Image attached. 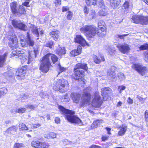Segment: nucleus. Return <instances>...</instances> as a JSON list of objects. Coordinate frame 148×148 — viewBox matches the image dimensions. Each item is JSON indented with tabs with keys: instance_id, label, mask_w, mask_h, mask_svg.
Instances as JSON below:
<instances>
[{
	"instance_id": "obj_1",
	"label": "nucleus",
	"mask_w": 148,
	"mask_h": 148,
	"mask_svg": "<svg viewBox=\"0 0 148 148\" xmlns=\"http://www.w3.org/2000/svg\"><path fill=\"white\" fill-rule=\"evenodd\" d=\"M58 108L61 113L65 115V118L68 121L79 125H82L81 120L78 117L74 115L75 113L74 111L66 109L61 106H59Z\"/></svg>"
},
{
	"instance_id": "obj_2",
	"label": "nucleus",
	"mask_w": 148,
	"mask_h": 148,
	"mask_svg": "<svg viewBox=\"0 0 148 148\" xmlns=\"http://www.w3.org/2000/svg\"><path fill=\"white\" fill-rule=\"evenodd\" d=\"M53 89L59 90L62 93L66 92L69 88L68 82L64 79H58L55 81L53 85Z\"/></svg>"
},
{
	"instance_id": "obj_3",
	"label": "nucleus",
	"mask_w": 148,
	"mask_h": 148,
	"mask_svg": "<svg viewBox=\"0 0 148 148\" xmlns=\"http://www.w3.org/2000/svg\"><path fill=\"white\" fill-rule=\"evenodd\" d=\"M97 27L93 25H86L80 29L81 32L87 37L93 38L97 34Z\"/></svg>"
},
{
	"instance_id": "obj_4",
	"label": "nucleus",
	"mask_w": 148,
	"mask_h": 148,
	"mask_svg": "<svg viewBox=\"0 0 148 148\" xmlns=\"http://www.w3.org/2000/svg\"><path fill=\"white\" fill-rule=\"evenodd\" d=\"M10 6L12 13L16 16H19L25 12V8L23 6L18 5L15 2L11 3Z\"/></svg>"
},
{
	"instance_id": "obj_5",
	"label": "nucleus",
	"mask_w": 148,
	"mask_h": 148,
	"mask_svg": "<svg viewBox=\"0 0 148 148\" xmlns=\"http://www.w3.org/2000/svg\"><path fill=\"white\" fill-rule=\"evenodd\" d=\"M47 56H45L43 57L40 65V70L45 73H46L49 71L51 66V63L47 57Z\"/></svg>"
},
{
	"instance_id": "obj_6",
	"label": "nucleus",
	"mask_w": 148,
	"mask_h": 148,
	"mask_svg": "<svg viewBox=\"0 0 148 148\" xmlns=\"http://www.w3.org/2000/svg\"><path fill=\"white\" fill-rule=\"evenodd\" d=\"M8 39L9 41V45L12 49L16 48L18 47L17 39L14 33L9 32L8 33Z\"/></svg>"
},
{
	"instance_id": "obj_7",
	"label": "nucleus",
	"mask_w": 148,
	"mask_h": 148,
	"mask_svg": "<svg viewBox=\"0 0 148 148\" xmlns=\"http://www.w3.org/2000/svg\"><path fill=\"white\" fill-rule=\"evenodd\" d=\"M89 88L86 89L84 91V92L83 95L82 100L80 103L81 107L86 106L87 105L89 104L90 103V94L86 92L87 90H89Z\"/></svg>"
},
{
	"instance_id": "obj_8",
	"label": "nucleus",
	"mask_w": 148,
	"mask_h": 148,
	"mask_svg": "<svg viewBox=\"0 0 148 148\" xmlns=\"http://www.w3.org/2000/svg\"><path fill=\"white\" fill-rule=\"evenodd\" d=\"M132 21L136 23H140L143 25H146L147 23L148 19L146 17L138 15H135L132 16Z\"/></svg>"
},
{
	"instance_id": "obj_9",
	"label": "nucleus",
	"mask_w": 148,
	"mask_h": 148,
	"mask_svg": "<svg viewBox=\"0 0 148 148\" xmlns=\"http://www.w3.org/2000/svg\"><path fill=\"white\" fill-rule=\"evenodd\" d=\"M27 39L26 42L24 40V38L23 36H22L20 37L21 44L23 47H25L29 45V46H32L34 44V42L30 38L29 33H27Z\"/></svg>"
},
{
	"instance_id": "obj_10",
	"label": "nucleus",
	"mask_w": 148,
	"mask_h": 148,
	"mask_svg": "<svg viewBox=\"0 0 148 148\" xmlns=\"http://www.w3.org/2000/svg\"><path fill=\"white\" fill-rule=\"evenodd\" d=\"M75 71L74 78L75 80L83 81L84 75V72L81 69H77V68H74Z\"/></svg>"
},
{
	"instance_id": "obj_11",
	"label": "nucleus",
	"mask_w": 148,
	"mask_h": 148,
	"mask_svg": "<svg viewBox=\"0 0 148 148\" xmlns=\"http://www.w3.org/2000/svg\"><path fill=\"white\" fill-rule=\"evenodd\" d=\"M102 102L98 93L96 92L92 101V106L95 107H99Z\"/></svg>"
},
{
	"instance_id": "obj_12",
	"label": "nucleus",
	"mask_w": 148,
	"mask_h": 148,
	"mask_svg": "<svg viewBox=\"0 0 148 148\" xmlns=\"http://www.w3.org/2000/svg\"><path fill=\"white\" fill-rule=\"evenodd\" d=\"M132 68L142 75H143L147 72V68L138 64H133Z\"/></svg>"
},
{
	"instance_id": "obj_13",
	"label": "nucleus",
	"mask_w": 148,
	"mask_h": 148,
	"mask_svg": "<svg viewBox=\"0 0 148 148\" xmlns=\"http://www.w3.org/2000/svg\"><path fill=\"white\" fill-rule=\"evenodd\" d=\"M32 57L29 54V56H25L23 52L22 56H19L18 58L22 64H29L30 62L32 60Z\"/></svg>"
},
{
	"instance_id": "obj_14",
	"label": "nucleus",
	"mask_w": 148,
	"mask_h": 148,
	"mask_svg": "<svg viewBox=\"0 0 148 148\" xmlns=\"http://www.w3.org/2000/svg\"><path fill=\"white\" fill-rule=\"evenodd\" d=\"M26 69V67L25 66H22L18 68L16 72V75L18 79H22L24 78Z\"/></svg>"
},
{
	"instance_id": "obj_15",
	"label": "nucleus",
	"mask_w": 148,
	"mask_h": 148,
	"mask_svg": "<svg viewBox=\"0 0 148 148\" xmlns=\"http://www.w3.org/2000/svg\"><path fill=\"white\" fill-rule=\"evenodd\" d=\"M74 39L75 42L79 43L83 47L86 46H89V44L80 35H77Z\"/></svg>"
},
{
	"instance_id": "obj_16",
	"label": "nucleus",
	"mask_w": 148,
	"mask_h": 148,
	"mask_svg": "<svg viewBox=\"0 0 148 148\" xmlns=\"http://www.w3.org/2000/svg\"><path fill=\"white\" fill-rule=\"evenodd\" d=\"M12 22L13 25L15 27L24 30H26L27 26L19 21L14 20L12 21Z\"/></svg>"
},
{
	"instance_id": "obj_17",
	"label": "nucleus",
	"mask_w": 148,
	"mask_h": 148,
	"mask_svg": "<svg viewBox=\"0 0 148 148\" xmlns=\"http://www.w3.org/2000/svg\"><path fill=\"white\" fill-rule=\"evenodd\" d=\"M117 47L120 51L124 54L128 52L130 49L129 45L126 44H119L117 45Z\"/></svg>"
},
{
	"instance_id": "obj_18",
	"label": "nucleus",
	"mask_w": 148,
	"mask_h": 148,
	"mask_svg": "<svg viewBox=\"0 0 148 148\" xmlns=\"http://www.w3.org/2000/svg\"><path fill=\"white\" fill-rule=\"evenodd\" d=\"M101 95L104 101H106L108 97V94L111 93L112 90L109 88H105L101 89Z\"/></svg>"
},
{
	"instance_id": "obj_19",
	"label": "nucleus",
	"mask_w": 148,
	"mask_h": 148,
	"mask_svg": "<svg viewBox=\"0 0 148 148\" xmlns=\"http://www.w3.org/2000/svg\"><path fill=\"white\" fill-rule=\"evenodd\" d=\"M71 97L73 103H79L81 95L80 94L76 93H72Z\"/></svg>"
},
{
	"instance_id": "obj_20",
	"label": "nucleus",
	"mask_w": 148,
	"mask_h": 148,
	"mask_svg": "<svg viewBox=\"0 0 148 148\" xmlns=\"http://www.w3.org/2000/svg\"><path fill=\"white\" fill-rule=\"evenodd\" d=\"M107 75L108 79L111 80L116 79L115 73L113 69H110L107 72Z\"/></svg>"
},
{
	"instance_id": "obj_21",
	"label": "nucleus",
	"mask_w": 148,
	"mask_h": 148,
	"mask_svg": "<svg viewBox=\"0 0 148 148\" xmlns=\"http://www.w3.org/2000/svg\"><path fill=\"white\" fill-rule=\"evenodd\" d=\"M60 32L57 30L54 29L49 33L50 36L55 40H57L59 38Z\"/></svg>"
},
{
	"instance_id": "obj_22",
	"label": "nucleus",
	"mask_w": 148,
	"mask_h": 148,
	"mask_svg": "<svg viewBox=\"0 0 148 148\" xmlns=\"http://www.w3.org/2000/svg\"><path fill=\"white\" fill-rule=\"evenodd\" d=\"M82 47L81 46H78L77 49H74L71 51L70 52V56L74 57L79 55L81 53Z\"/></svg>"
},
{
	"instance_id": "obj_23",
	"label": "nucleus",
	"mask_w": 148,
	"mask_h": 148,
	"mask_svg": "<svg viewBox=\"0 0 148 148\" xmlns=\"http://www.w3.org/2000/svg\"><path fill=\"white\" fill-rule=\"evenodd\" d=\"M75 68L77 69H82L86 71L88 69L87 64L85 63H78L76 64Z\"/></svg>"
},
{
	"instance_id": "obj_24",
	"label": "nucleus",
	"mask_w": 148,
	"mask_h": 148,
	"mask_svg": "<svg viewBox=\"0 0 148 148\" xmlns=\"http://www.w3.org/2000/svg\"><path fill=\"white\" fill-rule=\"evenodd\" d=\"M127 130V127L123 125L119 132L117 136H122L125 134Z\"/></svg>"
},
{
	"instance_id": "obj_25",
	"label": "nucleus",
	"mask_w": 148,
	"mask_h": 148,
	"mask_svg": "<svg viewBox=\"0 0 148 148\" xmlns=\"http://www.w3.org/2000/svg\"><path fill=\"white\" fill-rule=\"evenodd\" d=\"M23 51L22 50H16V51H13L11 55L12 57L18 56V58L19 56H22V54H23Z\"/></svg>"
},
{
	"instance_id": "obj_26",
	"label": "nucleus",
	"mask_w": 148,
	"mask_h": 148,
	"mask_svg": "<svg viewBox=\"0 0 148 148\" xmlns=\"http://www.w3.org/2000/svg\"><path fill=\"white\" fill-rule=\"evenodd\" d=\"M45 56H47V57L49 60V58H51L53 63H54L57 62L58 60V58L54 54L49 53L47 54Z\"/></svg>"
},
{
	"instance_id": "obj_27",
	"label": "nucleus",
	"mask_w": 148,
	"mask_h": 148,
	"mask_svg": "<svg viewBox=\"0 0 148 148\" xmlns=\"http://www.w3.org/2000/svg\"><path fill=\"white\" fill-rule=\"evenodd\" d=\"M120 2L121 0H110L111 5L114 8L117 7L120 4Z\"/></svg>"
},
{
	"instance_id": "obj_28",
	"label": "nucleus",
	"mask_w": 148,
	"mask_h": 148,
	"mask_svg": "<svg viewBox=\"0 0 148 148\" xmlns=\"http://www.w3.org/2000/svg\"><path fill=\"white\" fill-rule=\"evenodd\" d=\"M33 51H29V54L32 57H36V55L38 53L39 50H38V47H36V48H34Z\"/></svg>"
},
{
	"instance_id": "obj_29",
	"label": "nucleus",
	"mask_w": 148,
	"mask_h": 148,
	"mask_svg": "<svg viewBox=\"0 0 148 148\" xmlns=\"http://www.w3.org/2000/svg\"><path fill=\"white\" fill-rule=\"evenodd\" d=\"M8 53H5L3 55H0V67H2L4 65V63L5 61L6 57L7 56Z\"/></svg>"
},
{
	"instance_id": "obj_30",
	"label": "nucleus",
	"mask_w": 148,
	"mask_h": 148,
	"mask_svg": "<svg viewBox=\"0 0 148 148\" xmlns=\"http://www.w3.org/2000/svg\"><path fill=\"white\" fill-rule=\"evenodd\" d=\"M56 53L60 56L64 55L66 53V50L64 47H60L57 49Z\"/></svg>"
},
{
	"instance_id": "obj_31",
	"label": "nucleus",
	"mask_w": 148,
	"mask_h": 148,
	"mask_svg": "<svg viewBox=\"0 0 148 148\" xmlns=\"http://www.w3.org/2000/svg\"><path fill=\"white\" fill-rule=\"evenodd\" d=\"M103 122L102 120H98L94 121L92 124L91 127L92 128H96L101 123Z\"/></svg>"
},
{
	"instance_id": "obj_32",
	"label": "nucleus",
	"mask_w": 148,
	"mask_h": 148,
	"mask_svg": "<svg viewBox=\"0 0 148 148\" xmlns=\"http://www.w3.org/2000/svg\"><path fill=\"white\" fill-rule=\"evenodd\" d=\"M108 9L106 8L105 7H102L99 11V13L101 16H106L108 14Z\"/></svg>"
},
{
	"instance_id": "obj_33",
	"label": "nucleus",
	"mask_w": 148,
	"mask_h": 148,
	"mask_svg": "<svg viewBox=\"0 0 148 148\" xmlns=\"http://www.w3.org/2000/svg\"><path fill=\"white\" fill-rule=\"evenodd\" d=\"M30 27L32 29V33L34 35H36L37 37H38L39 36V34L36 27L34 25H31Z\"/></svg>"
},
{
	"instance_id": "obj_34",
	"label": "nucleus",
	"mask_w": 148,
	"mask_h": 148,
	"mask_svg": "<svg viewBox=\"0 0 148 148\" xmlns=\"http://www.w3.org/2000/svg\"><path fill=\"white\" fill-rule=\"evenodd\" d=\"M56 134L52 132H50L45 135L44 137L47 138H54L56 137Z\"/></svg>"
},
{
	"instance_id": "obj_35",
	"label": "nucleus",
	"mask_w": 148,
	"mask_h": 148,
	"mask_svg": "<svg viewBox=\"0 0 148 148\" xmlns=\"http://www.w3.org/2000/svg\"><path fill=\"white\" fill-rule=\"evenodd\" d=\"M40 142L38 140L33 141L31 142V145L34 147L39 148Z\"/></svg>"
},
{
	"instance_id": "obj_36",
	"label": "nucleus",
	"mask_w": 148,
	"mask_h": 148,
	"mask_svg": "<svg viewBox=\"0 0 148 148\" xmlns=\"http://www.w3.org/2000/svg\"><path fill=\"white\" fill-rule=\"evenodd\" d=\"M57 67L58 69V74H59L63 72L66 71V68L62 67L59 63L57 65Z\"/></svg>"
},
{
	"instance_id": "obj_37",
	"label": "nucleus",
	"mask_w": 148,
	"mask_h": 148,
	"mask_svg": "<svg viewBox=\"0 0 148 148\" xmlns=\"http://www.w3.org/2000/svg\"><path fill=\"white\" fill-rule=\"evenodd\" d=\"M108 52L110 55H112L114 53L115 50L114 48L110 47H105Z\"/></svg>"
},
{
	"instance_id": "obj_38",
	"label": "nucleus",
	"mask_w": 148,
	"mask_h": 148,
	"mask_svg": "<svg viewBox=\"0 0 148 148\" xmlns=\"http://www.w3.org/2000/svg\"><path fill=\"white\" fill-rule=\"evenodd\" d=\"M87 5L89 6H90L91 5H97L96 1L94 0H85Z\"/></svg>"
},
{
	"instance_id": "obj_39",
	"label": "nucleus",
	"mask_w": 148,
	"mask_h": 148,
	"mask_svg": "<svg viewBox=\"0 0 148 148\" xmlns=\"http://www.w3.org/2000/svg\"><path fill=\"white\" fill-rule=\"evenodd\" d=\"M16 127L15 126H13L8 128L6 130V132L8 133H12L13 132H16Z\"/></svg>"
},
{
	"instance_id": "obj_40",
	"label": "nucleus",
	"mask_w": 148,
	"mask_h": 148,
	"mask_svg": "<svg viewBox=\"0 0 148 148\" xmlns=\"http://www.w3.org/2000/svg\"><path fill=\"white\" fill-rule=\"evenodd\" d=\"M7 92V90L5 88L0 89V98L2 96L5 95Z\"/></svg>"
},
{
	"instance_id": "obj_41",
	"label": "nucleus",
	"mask_w": 148,
	"mask_h": 148,
	"mask_svg": "<svg viewBox=\"0 0 148 148\" xmlns=\"http://www.w3.org/2000/svg\"><path fill=\"white\" fill-rule=\"evenodd\" d=\"M26 110V109L24 108H20L19 109H15L13 112H16L19 113H22L24 112Z\"/></svg>"
},
{
	"instance_id": "obj_42",
	"label": "nucleus",
	"mask_w": 148,
	"mask_h": 148,
	"mask_svg": "<svg viewBox=\"0 0 148 148\" xmlns=\"http://www.w3.org/2000/svg\"><path fill=\"white\" fill-rule=\"evenodd\" d=\"M49 145L48 143L41 142L39 148H49Z\"/></svg>"
},
{
	"instance_id": "obj_43",
	"label": "nucleus",
	"mask_w": 148,
	"mask_h": 148,
	"mask_svg": "<svg viewBox=\"0 0 148 148\" xmlns=\"http://www.w3.org/2000/svg\"><path fill=\"white\" fill-rule=\"evenodd\" d=\"M19 127V129L21 130H28L27 127L24 123L20 124Z\"/></svg>"
},
{
	"instance_id": "obj_44",
	"label": "nucleus",
	"mask_w": 148,
	"mask_h": 148,
	"mask_svg": "<svg viewBox=\"0 0 148 148\" xmlns=\"http://www.w3.org/2000/svg\"><path fill=\"white\" fill-rule=\"evenodd\" d=\"M97 4L101 8L105 7V4L103 0H98L96 1Z\"/></svg>"
},
{
	"instance_id": "obj_45",
	"label": "nucleus",
	"mask_w": 148,
	"mask_h": 148,
	"mask_svg": "<svg viewBox=\"0 0 148 148\" xmlns=\"http://www.w3.org/2000/svg\"><path fill=\"white\" fill-rule=\"evenodd\" d=\"M89 17L90 19L95 18L96 17V15L95 10H92L91 11L89 14Z\"/></svg>"
},
{
	"instance_id": "obj_46",
	"label": "nucleus",
	"mask_w": 148,
	"mask_h": 148,
	"mask_svg": "<svg viewBox=\"0 0 148 148\" xmlns=\"http://www.w3.org/2000/svg\"><path fill=\"white\" fill-rule=\"evenodd\" d=\"M93 59L94 62L96 63L99 64L101 62V59L96 56L94 55L93 56Z\"/></svg>"
},
{
	"instance_id": "obj_47",
	"label": "nucleus",
	"mask_w": 148,
	"mask_h": 148,
	"mask_svg": "<svg viewBox=\"0 0 148 148\" xmlns=\"http://www.w3.org/2000/svg\"><path fill=\"white\" fill-rule=\"evenodd\" d=\"M148 49V44H145L141 45L139 47L140 50H143Z\"/></svg>"
},
{
	"instance_id": "obj_48",
	"label": "nucleus",
	"mask_w": 148,
	"mask_h": 148,
	"mask_svg": "<svg viewBox=\"0 0 148 148\" xmlns=\"http://www.w3.org/2000/svg\"><path fill=\"white\" fill-rule=\"evenodd\" d=\"M117 77L121 80H123L125 78L124 74L121 73H119L117 74Z\"/></svg>"
},
{
	"instance_id": "obj_49",
	"label": "nucleus",
	"mask_w": 148,
	"mask_h": 148,
	"mask_svg": "<svg viewBox=\"0 0 148 148\" xmlns=\"http://www.w3.org/2000/svg\"><path fill=\"white\" fill-rule=\"evenodd\" d=\"M97 34L99 36L103 37L106 36V32H101L99 31L97 32Z\"/></svg>"
},
{
	"instance_id": "obj_50",
	"label": "nucleus",
	"mask_w": 148,
	"mask_h": 148,
	"mask_svg": "<svg viewBox=\"0 0 148 148\" xmlns=\"http://www.w3.org/2000/svg\"><path fill=\"white\" fill-rule=\"evenodd\" d=\"M24 147V145L22 143H16L14 144V148H23Z\"/></svg>"
},
{
	"instance_id": "obj_51",
	"label": "nucleus",
	"mask_w": 148,
	"mask_h": 148,
	"mask_svg": "<svg viewBox=\"0 0 148 148\" xmlns=\"http://www.w3.org/2000/svg\"><path fill=\"white\" fill-rule=\"evenodd\" d=\"M125 88L126 87L125 86L121 85L119 86L118 88V90L119 91V93H121L122 92V91L125 90Z\"/></svg>"
},
{
	"instance_id": "obj_52",
	"label": "nucleus",
	"mask_w": 148,
	"mask_h": 148,
	"mask_svg": "<svg viewBox=\"0 0 148 148\" xmlns=\"http://www.w3.org/2000/svg\"><path fill=\"white\" fill-rule=\"evenodd\" d=\"M68 14L67 15V18L68 19L71 20L73 16V13L69 11L67 12Z\"/></svg>"
},
{
	"instance_id": "obj_53",
	"label": "nucleus",
	"mask_w": 148,
	"mask_h": 148,
	"mask_svg": "<svg viewBox=\"0 0 148 148\" xmlns=\"http://www.w3.org/2000/svg\"><path fill=\"white\" fill-rule=\"evenodd\" d=\"M53 45V42L52 41L47 42L45 45V46L47 47H49L50 48H51L52 47Z\"/></svg>"
},
{
	"instance_id": "obj_54",
	"label": "nucleus",
	"mask_w": 148,
	"mask_h": 148,
	"mask_svg": "<svg viewBox=\"0 0 148 148\" xmlns=\"http://www.w3.org/2000/svg\"><path fill=\"white\" fill-rule=\"evenodd\" d=\"M98 27H99V26L103 27L105 25V22L103 20H100L98 23Z\"/></svg>"
},
{
	"instance_id": "obj_55",
	"label": "nucleus",
	"mask_w": 148,
	"mask_h": 148,
	"mask_svg": "<svg viewBox=\"0 0 148 148\" xmlns=\"http://www.w3.org/2000/svg\"><path fill=\"white\" fill-rule=\"evenodd\" d=\"M123 5L125 9H128L129 6V2L128 1H125Z\"/></svg>"
},
{
	"instance_id": "obj_56",
	"label": "nucleus",
	"mask_w": 148,
	"mask_h": 148,
	"mask_svg": "<svg viewBox=\"0 0 148 148\" xmlns=\"http://www.w3.org/2000/svg\"><path fill=\"white\" fill-rule=\"evenodd\" d=\"M54 3L56 6L59 5L61 4V0H55L54 1Z\"/></svg>"
},
{
	"instance_id": "obj_57",
	"label": "nucleus",
	"mask_w": 148,
	"mask_h": 148,
	"mask_svg": "<svg viewBox=\"0 0 148 148\" xmlns=\"http://www.w3.org/2000/svg\"><path fill=\"white\" fill-rule=\"evenodd\" d=\"M137 97L143 103H144L145 101V99L143 98L140 96H137Z\"/></svg>"
},
{
	"instance_id": "obj_58",
	"label": "nucleus",
	"mask_w": 148,
	"mask_h": 148,
	"mask_svg": "<svg viewBox=\"0 0 148 148\" xmlns=\"http://www.w3.org/2000/svg\"><path fill=\"white\" fill-rule=\"evenodd\" d=\"M37 107V106H34L31 105H28L27 107V108L29 109H34V108H36Z\"/></svg>"
},
{
	"instance_id": "obj_59",
	"label": "nucleus",
	"mask_w": 148,
	"mask_h": 148,
	"mask_svg": "<svg viewBox=\"0 0 148 148\" xmlns=\"http://www.w3.org/2000/svg\"><path fill=\"white\" fill-rule=\"evenodd\" d=\"M69 100V99L67 95H65L64 97V101L65 102H68Z\"/></svg>"
},
{
	"instance_id": "obj_60",
	"label": "nucleus",
	"mask_w": 148,
	"mask_h": 148,
	"mask_svg": "<svg viewBox=\"0 0 148 148\" xmlns=\"http://www.w3.org/2000/svg\"><path fill=\"white\" fill-rule=\"evenodd\" d=\"M84 13L88 14L89 12V10L88 9L87 7L85 6L84 8Z\"/></svg>"
},
{
	"instance_id": "obj_61",
	"label": "nucleus",
	"mask_w": 148,
	"mask_h": 148,
	"mask_svg": "<svg viewBox=\"0 0 148 148\" xmlns=\"http://www.w3.org/2000/svg\"><path fill=\"white\" fill-rule=\"evenodd\" d=\"M99 30H100L101 32H105L104 31L105 30V27L104 26L103 27L99 26V27L98 28Z\"/></svg>"
},
{
	"instance_id": "obj_62",
	"label": "nucleus",
	"mask_w": 148,
	"mask_h": 148,
	"mask_svg": "<svg viewBox=\"0 0 148 148\" xmlns=\"http://www.w3.org/2000/svg\"><path fill=\"white\" fill-rule=\"evenodd\" d=\"M128 35L127 34H124L122 35H118L117 36L118 37L121 39H123L124 37Z\"/></svg>"
},
{
	"instance_id": "obj_63",
	"label": "nucleus",
	"mask_w": 148,
	"mask_h": 148,
	"mask_svg": "<svg viewBox=\"0 0 148 148\" xmlns=\"http://www.w3.org/2000/svg\"><path fill=\"white\" fill-rule=\"evenodd\" d=\"M40 124L39 123L35 124L33 125V127L34 128H36L40 127Z\"/></svg>"
},
{
	"instance_id": "obj_64",
	"label": "nucleus",
	"mask_w": 148,
	"mask_h": 148,
	"mask_svg": "<svg viewBox=\"0 0 148 148\" xmlns=\"http://www.w3.org/2000/svg\"><path fill=\"white\" fill-rule=\"evenodd\" d=\"M145 56V60L147 62H148V51L146 53Z\"/></svg>"
}]
</instances>
